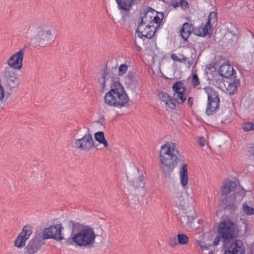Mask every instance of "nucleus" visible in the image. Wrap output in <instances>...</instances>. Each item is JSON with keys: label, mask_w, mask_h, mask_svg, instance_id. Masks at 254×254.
Masks as SVG:
<instances>
[{"label": "nucleus", "mask_w": 254, "mask_h": 254, "mask_svg": "<svg viewBox=\"0 0 254 254\" xmlns=\"http://www.w3.org/2000/svg\"><path fill=\"white\" fill-rule=\"evenodd\" d=\"M184 157L179 153L175 143H166L161 146L159 154L160 167L165 177H169L179 162L184 161Z\"/></svg>", "instance_id": "f257e3e1"}, {"label": "nucleus", "mask_w": 254, "mask_h": 254, "mask_svg": "<svg viewBox=\"0 0 254 254\" xmlns=\"http://www.w3.org/2000/svg\"><path fill=\"white\" fill-rule=\"evenodd\" d=\"M128 101L129 97L119 81H116L111 85L110 90L104 97L105 103L110 106L125 107Z\"/></svg>", "instance_id": "f03ea898"}, {"label": "nucleus", "mask_w": 254, "mask_h": 254, "mask_svg": "<svg viewBox=\"0 0 254 254\" xmlns=\"http://www.w3.org/2000/svg\"><path fill=\"white\" fill-rule=\"evenodd\" d=\"M96 235L91 227H85L81 232H78L72 237L65 240L66 245H74L88 248L94 247Z\"/></svg>", "instance_id": "7ed1b4c3"}, {"label": "nucleus", "mask_w": 254, "mask_h": 254, "mask_svg": "<svg viewBox=\"0 0 254 254\" xmlns=\"http://www.w3.org/2000/svg\"><path fill=\"white\" fill-rule=\"evenodd\" d=\"M218 233L221 236L223 243L226 244L237 238L239 235V230L235 223L227 220L219 224Z\"/></svg>", "instance_id": "20e7f679"}, {"label": "nucleus", "mask_w": 254, "mask_h": 254, "mask_svg": "<svg viewBox=\"0 0 254 254\" xmlns=\"http://www.w3.org/2000/svg\"><path fill=\"white\" fill-rule=\"evenodd\" d=\"M204 90L208 96L205 114L208 116H212L216 113L220 107L219 94L212 87L205 88Z\"/></svg>", "instance_id": "39448f33"}, {"label": "nucleus", "mask_w": 254, "mask_h": 254, "mask_svg": "<svg viewBox=\"0 0 254 254\" xmlns=\"http://www.w3.org/2000/svg\"><path fill=\"white\" fill-rule=\"evenodd\" d=\"M117 70V67L110 69L107 68V65H106L104 69L102 76L99 79L101 92L105 91L106 86H111V85L114 84L115 82L119 81L118 80V75L116 73Z\"/></svg>", "instance_id": "423d86ee"}, {"label": "nucleus", "mask_w": 254, "mask_h": 254, "mask_svg": "<svg viewBox=\"0 0 254 254\" xmlns=\"http://www.w3.org/2000/svg\"><path fill=\"white\" fill-rule=\"evenodd\" d=\"M0 83L3 84L10 90L17 87L19 85L18 78L10 67H5L0 76Z\"/></svg>", "instance_id": "0eeeda50"}, {"label": "nucleus", "mask_w": 254, "mask_h": 254, "mask_svg": "<svg viewBox=\"0 0 254 254\" xmlns=\"http://www.w3.org/2000/svg\"><path fill=\"white\" fill-rule=\"evenodd\" d=\"M36 43L41 47H46L54 41L51 29L39 28L37 35L34 38Z\"/></svg>", "instance_id": "6e6552de"}, {"label": "nucleus", "mask_w": 254, "mask_h": 254, "mask_svg": "<svg viewBox=\"0 0 254 254\" xmlns=\"http://www.w3.org/2000/svg\"><path fill=\"white\" fill-rule=\"evenodd\" d=\"M74 145L76 149L84 151H89L94 147V141L89 130L82 137L75 139Z\"/></svg>", "instance_id": "1a4fd4ad"}, {"label": "nucleus", "mask_w": 254, "mask_h": 254, "mask_svg": "<svg viewBox=\"0 0 254 254\" xmlns=\"http://www.w3.org/2000/svg\"><path fill=\"white\" fill-rule=\"evenodd\" d=\"M63 229L61 224L51 226L44 229L41 236L44 241L50 238L58 241H61L64 239L62 234V230Z\"/></svg>", "instance_id": "9d476101"}, {"label": "nucleus", "mask_w": 254, "mask_h": 254, "mask_svg": "<svg viewBox=\"0 0 254 254\" xmlns=\"http://www.w3.org/2000/svg\"><path fill=\"white\" fill-rule=\"evenodd\" d=\"M45 243V241L40 234L35 235L24 248L23 254H35L37 253Z\"/></svg>", "instance_id": "9b49d317"}, {"label": "nucleus", "mask_w": 254, "mask_h": 254, "mask_svg": "<svg viewBox=\"0 0 254 254\" xmlns=\"http://www.w3.org/2000/svg\"><path fill=\"white\" fill-rule=\"evenodd\" d=\"M25 49L22 48L14 54L7 61V64L11 68L20 69L22 67V61L25 52Z\"/></svg>", "instance_id": "f8f14e48"}, {"label": "nucleus", "mask_w": 254, "mask_h": 254, "mask_svg": "<svg viewBox=\"0 0 254 254\" xmlns=\"http://www.w3.org/2000/svg\"><path fill=\"white\" fill-rule=\"evenodd\" d=\"M32 233V227L25 226L22 232L18 235L14 241V246L18 248H21L25 245V242Z\"/></svg>", "instance_id": "ddd939ff"}, {"label": "nucleus", "mask_w": 254, "mask_h": 254, "mask_svg": "<svg viewBox=\"0 0 254 254\" xmlns=\"http://www.w3.org/2000/svg\"><path fill=\"white\" fill-rule=\"evenodd\" d=\"M224 254H245V250L243 242L236 239L228 248Z\"/></svg>", "instance_id": "4468645a"}, {"label": "nucleus", "mask_w": 254, "mask_h": 254, "mask_svg": "<svg viewBox=\"0 0 254 254\" xmlns=\"http://www.w3.org/2000/svg\"><path fill=\"white\" fill-rule=\"evenodd\" d=\"M156 13V10L150 7L146 8L141 13V17L139 18V25L143 24H151L152 23L154 14Z\"/></svg>", "instance_id": "2eb2a0df"}, {"label": "nucleus", "mask_w": 254, "mask_h": 254, "mask_svg": "<svg viewBox=\"0 0 254 254\" xmlns=\"http://www.w3.org/2000/svg\"><path fill=\"white\" fill-rule=\"evenodd\" d=\"M219 73L223 78L231 79L236 77V71L231 65L224 63L220 66Z\"/></svg>", "instance_id": "dca6fc26"}, {"label": "nucleus", "mask_w": 254, "mask_h": 254, "mask_svg": "<svg viewBox=\"0 0 254 254\" xmlns=\"http://www.w3.org/2000/svg\"><path fill=\"white\" fill-rule=\"evenodd\" d=\"M236 197L235 194H232L229 196L226 197L222 200L221 206L225 210L230 211L235 210L237 207Z\"/></svg>", "instance_id": "f3484780"}, {"label": "nucleus", "mask_w": 254, "mask_h": 254, "mask_svg": "<svg viewBox=\"0 0 254 254\" xmlns=\"http://www.w3.org/2000/svg\"><path fill=\"white\" fill-rule=\"evenodd\" d=\"M139 22L138 21L137 27L136 30V32L137 33V36L141 39H150L154 35L156 31L155 29L152 28V30H148L147 32L145 31L144 25H139Z\"/></svg>", "instance_id": "a211bd4d"}, {"label": "nucleus", "mask_w": 254, "mask_h": 254, "mask_svg": "<svg viewBox=\"0 0 254 254\" xmlns=\"http://www.w3.org/2000/svg\"><path fill=\"white\" fill-rule=\"evenodd\" d=\"M118 4L119 9L127 12V13L124 15V17H129V11L131 7L133 4L134 0H116Z\"/></svg>", "instance_id": "6ab92c4d"}, {"label": "nucleus", "mask_w": 254, "mask_h": 254, "mask_svg": "<svg viewBox=\"0 0 254 254\" xmlns=\"http://www.w3.org/2000/svg\"><path fill=\"white\" fill-rule=\"evenodd\" d=\"M159 98L169 108L174 109L176 108V103H174L172 97L169 95L168 93L162 92L159 94Z\"/></svg>", "instance_id": "aec40b11"}, {"label": "nucleus", "mask_w": 254, "mask_h": 254, "mask_svg": "<svg viewBox=\"0 0 254 254\" xmlns=\"http://www.w3.org/2000/svg\"><path fill=\"white\" fill-rule=\"evenodd\" d=\"M212 29V26L208 25L206 23L204 26H199L197 28L194 30V33L200 37H205L210 33V30Z\"/></svg>", "instance_id": "412c9836"}, {"label": "nucleus", "mask_w": 254, "mask_h": 254, "mask_svg": "<svg viewBox=\"0 0 254 254\" xmlns=\"http://www.w3.org/2000/svg\"><path fill=\"white\" fill-rule=\"evenodd\" d=\"M194 30L193 26L191 24L185 22L181 30V35L182 37L184 40H187L191 33Z\"/></svg>", "instance_id": "4be33fe9"}, {"label": "nucleus", "mask_w": 254, "mask_h": 254, "mask_svg": "<svg viewBox=\"0 0 254 254\" xmlns=\"http://www.w3.org/2000/svg\"><path fill=\"white\" fill-rule=\"evenodd\" d=\"M164 13L163 12H159L156 11V13L154 14L153 17L152 25H154L155 27V31H156L160 26L163 23V19L164 18Z\"/></svg>", "instance_id": "5701e85b"}, {"label": "nucleus", "mask_w": 254, "mask_h": 254, "mask_svg": "<svg viewBox=\"0 0 254 254\" xmlns=\"http://www.w3.org/2000/svg\"><path fill=\"white\" fill-rule=\"evenodd\" d=\"M231 79L233 80L229 83L227 90L230 94L233 95L237 92V88L240 84L239 80L236 79V77L231 78Z\"/></svg>", "instance_id": "b1692460"}, {"label": "nucleus", "mask_w": 254, "mask_h": 254, "mask_svg": "<svg viewBox=\"0 0 254 254\" xmlns=\"http://www.w3.org/2000/svg\"><path fill=\"white\" fill-rule=\"evenodd\" d=\"M187 166V164L183 165L180 172L181 183L184 187L187 185L188 181Z\"/></svg>", "instance_id": "393cba45"}, {"label": "nucleus", "mask_w": 254, "mask_h": 254, "mask_svg": "<svg viewBox=\"0 0 254 254\" xmlns=\"http://www.w3.org/2000/svg\"><path fill=\"white\" fill-rule=\"evenodd\" d=\"M173 100L174 103L177 102L179 104H183L187 99L186 91H181L180 92H174Z\"/></svg>", "instance_id": "a878e982"}, {"label": "nucleus", "mask_w": 254, "mask_h": 254, "mask_svg": "<svg viewBox=\"0 0 254 254\" xmlns=\"http://www.w3.org/2000/svg\"><path fill=\"white\" fill-rule=\"evenodd\" d=\"M175 203L182 208H184L187 204L186 200L183 198L182 192H177L174 198Z\"/></svg>", "instance_id": "bb28decb"}, {"label": "nucleus", "mask_w": 254, "mask_h": 254, "mask_svg": "<svg viewBox=\"0 0 254 254\" xmlns=\"http://www.w3.org/2000/svg\"><path fill=\"white\" fill-rule=\"evenodd\" d=\"M69 226H72V232H81L82 230L84 229L85 227H87L88 225H85L81 224L78 222H76L72 220L68 221Z\"/></svg>", "instance_id": "cd10ccee"}, {"label": "nucleus", "mask_w": 254, "mask_h": 254, "mask_svg": "<svg viewBox=\"0 0 254 254\" xmlns=\"http://www.w3.org/2000/svg\"><path fill=\"white\" fill-rule=\"evenodd\" d=\"M94 137L96 141L100 144H103L104 147L108 146V142L105 138L104 133L103 131H98L94 134Z\"/></svg>", "instance_id": "c85d7f7f"}, {"label": "nucleus", "mask_w": 254, "mask_h": 254, "mask_svg": "<svg viewBox=\"0 0 254 254\" xmlns=\"http://www.w3.org/2000/svg\"><path fill=\"white\" fill-rule=\"evenodd\" d=\"M172 89L174 92H180L186 91V88L184 86V83L183 81H179L175 83L173 85Z\"/></svg>", "instance_id": "c756f323"}, {"label": "nucleus", "mask_w": 254, "mask_h": 254, "mask_svg": "<svg viewBox=\"0 0 254 254\" xmlns=\"http://www.w3.org/2000/svg\"><path fill=\"white\" fill-rule=\"evenodd\" d=\"M241 127L245 132L254 130V123L251 122H245L242 124Z\"/></svg>", "instance_id": "7c9ffc66"}, {"label": "nucleus", "mask_w": 254, "mask_h": 254, "mask_svg": "<svg viewBox=\"0 0 254 254\" xmlns=\"http://www.w3.org/2000/svg\"><path fill=\"white\" fill-rule=\"evenodd\" d=\"M144 176L143 175L139 176L138 178L132 182V186L135 188H143L144 186Z\"/></svg>", "instance_id": "2f4dec72"}, {"label": "nucleus", "mask_w": 254, "mask_h": 254, "mask_svg": "<svg viewBox=\"0 0 254 254\" xmlns=\"http://www.w3.org/2000/svg\"><path fill=\"white\" fill-rule=\"evenodd\" d=\"M217 20V13H216V12L212 11L209 13L206 23L208 25L211 26V25L216 23Z\"/></svg>", "instance_id": "473e14b6"}, {"label": "nucleus", "mask_w": 254, "mask_h": 254, "mask_svg": "<svg viewBox=\"0 0 254 254\" xmlns=\"http://www.w3.org/2000/svg\"><path fill=\"white\" fill-rule=\"evenodd\" d=\"M178 244L181 245H186L189 242L188 237L184 234H178L177 235Z\"/></svg>", "instance_id": "72a5a7b5"}, {"label": "nucleus", "mask_w": 254, "mask_h": 254, "mask_svg": "<svg viewBox=\"0 0 254 254\" xmlns=\"http://www.w3.org/2000/svg\"><path fill=\"white\" fill-rule=\"evenodd\" d=\"M191 85L193 87H195L200 84L199 80L197 74L196 73L193 74L191 80Z\"/></svg>", "instance_id": "f704fd0d"}, {"label": "nucleus", "mask_w": 254, "mask_h": 254, "mask_svg": "<svg viewBox=\"0 0 254 254\" xmlns=\"http://www.w3.org/2000/svg\"><path fill=\"white\" fill-rule=\"evenodd\" d=\"M127 77L130 81L132 82V83L137 82L136 73L134 71H129L128 72Z\"/></svg>", "instance_id": "c9c22d12"}, {"label": "nucleus", "mask_w": 254, "mask_h": 254, "mask_svg": "<svg viewBox=\"0 0 254 254\" xmlns=\"http://www.w3.org/2000/svg\"><path fill=\"white\" fill-rule=\"evenodd\" d=\"M127 70V66L126 64H122L120 65L119 68V75H123Z\"/></svg>", "instance_id": "e433bc0d"}, {"label": "nucleus", "mask_w": 254, "mask_h": 254, "mask_svg": "<svg viewBox=\"0 0 254 254\" xmlns=\"http://www.w3.org/2000/svg\"><path fill=\"white\" fill-rule=\"evenodd\" d=\"M179 221L184 226L187 225L189 222V216L187 215H183L182 217H179Z\"/></svg>", "instance_id": "4c0bfd02"}, {"label": "nucleus", "mask_w": 254, "mask_h": 254, "mask_svg": "<svg viewBox=\"0 0 254 254\" xmlns=\"http://www.w3.org/2000/svg\"><path fill=\"white\" fill-rule=\"evenodd\" d=\"M243 208L245 212L249 215H251L254 214V209L251 207L248 206L247 204L245 205L243 204Z\"/></svg>", "instance_id": "58836bf2"}, {"label": "nucleus", "mask_w": 254, "mask_h": 254, "mask_svg": "<svg viewBox=\"0 0 254 254\" xmlns=\"http://www.w3.org/2000/svg\"><path fill=\"white\" fill-rule=\"evenodd\" d=\"M231 191V190H230V188H229L227 184H225L222 188L221 194L224 196L228 194H229Z\"/></svg>", "instance_id": "ea45409f"}, {"label": "nucleus", "mask_w": 254, "mask_h": 254, "mask_svg": "<svg viewBox=\"0 0 254 254\" xmlns=\"http://www.w3.org/2000/svg\"><path fill=\"white\" fill-rule=\"evenodd\" d=\"M229 188H230L231 191L235 190L237 187V184L235 181H231L227 184Z\"/></svg>", "instance_id": "a19ab883"}, {"label": "nucleus", "mask_w": 254, "mask_h": 254, "mask_svg": "<svg viewBox=\"0 0 254 254\" xmlns=\"http://www.w3.org/2000/svg\"><path fill=\"white\" fill-rule=\"evenodd\" d=\"M248 152L249 153L248 155L254 159V145L248 147Z\"/></svg>", "instance_id": "79ce46f5"}, {"label": "nucleus", "mask_w": 254, "mask_h": 254, "mask_svg": "<svg viewBox=\"0 0 254 254\" xmlns=\"http://www.w3.org/2000/svg\"><path fill=\"white\" fill-rule=\"evenodd\" d=\"M169 244L171 247H174L178 244L176 237H173L170 239Z\"/></svg>", "instance_id": "37998d69"}, {"label": "nucleus", "mask_w": 254, "mask_h": 254, "mask_svg": "<svg viewBox=\"0 0 254 254\" xmlns=\"http://www.w3.org/2000/svg\"><path fill=\"white\" fill-rule=\"evenodd\" d=\"M198 245L202 250L204 249L208 250L209 249L210 246L206 245L203 242H198Z\"/></svg>", "instance_id": "c03bdc74"}, {"label": "nucleus", "mask_w": 254, "mask_h": 254, "mask_svg": "<svg viewBox=\"0 0 254 254\" xmlns=\"http://www.w3.org/2000/svg\"><path fill=\"white\" fill-rule=\"evenodd\" d=\"M179 4L182 8H186L189 7V3L186 0H180Z\"/></svg>", "instance_id": "a18cd8bd"}, {"label": "nucleus", "mask_w": 254, "mask_h": 254, "mask_svg": "<svg viewBox=\"0 0 254 254\" xmlns=\"http://www.w3.org/2000/svg\"><path fill=\"white\" fill-rule=\"evenodd\" d=\"M4 96V91L3 86L0 83V101L2 100Z\"/></svg>", "instance_id": "49530a36"}, {"label": "nucleus", "mask_w": 254, "mask_h": 254, "mask_svg": "<svg viewBox=\"0 0 254 254\" xmlns=\"http://www.w3.org/2000/svg\"><path fill=\"white\" fill-rule=\"evenodd\" d=\"M221 239H222L221 236H220V235L218 234V235L214 239V240L213 241V245L214 246L217 245L219 244Z\"/></svg>", "instance_id": "de8ad7c7"}, {"label": "nucleus", "mask_w": 254, "mask_h": 254, "mask_svg": "<svg viewBox=\"0 0 254 254\" xmlns=\"http://www.w3.org/2000/svg\"><path fill=\"white\" fill-rule=\"evenodd\" d=\"M198 143L201 147L204 146L205 144V139L203 137H199L198 140Z\"/></svg>", "instance_id": "09e8293b"}, {"label": "nucleus", "mask_w": 254, "mask_h": 254, "mask_svg": "<svg viewBox=\"0 0 254 254\" xmlns=\"http://www.w3.org/2000/svg\"><path fill=\"white\" fill-rule=\"evenodd\" d=\"M214 80L216 81V83L219 85H220L222 83H223V79L220 78L219 77H214Z\"/></svg>", "instance_id": "8fccbe9b"}, {"label": "nucleus", "mask_w": 254, "mask_h": 254, "mask_svg": "<svg viewBox=\"0 0 254 254\" xmlns=\"http://www.w3.org/2000/svg\"><path fill=\"white\" fill-rule=\"evenodd\" d=\"M145 26V31L147 32L148 30H152V28L155 29L154 25L152 24H144Z\"/></svg>", "instance_id": "3c124183"}, {"label": "nucleus", "mask_w": 254, "mask_h": 254, "mask_svg": "<svg viewBox=\"0 0 254 254\" xmlns=\"http://www.w3.org/2000/svg\"><path fill=\"white\" fill-rule=\"evenodd\" d=\"M171 58L172 60L174 61L178 62L180 61V58L178 57V56L174 53H173L171 55Z\"/></svg>", "instance_id": "603ef678"}, {"label": "nucleus", "mask_w": 254, "mask_h": 254, "mask_svg": "<svg viewBox=\"0 0 254 254\" xmlns=\"http://www.w3.org/2000/svg\"><path fill=\"white\" fill-rule=\"evenodd\" d=\"M180 56L182 57V58H180L179 63H185L187 61V58L183 54H180Z\"/></svg>", "instance_id": "864d4df0"}, {"label": "nucleus", "mask_w": 254, "mask_h": 254, "mask_svg": "<svg viewBox=\"0 0 254 254\" xmlns=\"http://www.w3.org/2000/svg\"><path fill=\"white\" fill-rule=\"evenodd\" d=\"M193 99L192 97H190L188 99V104L190 107H191L193 105Z\"/></svg>", "instance_id": "5fc2aeb1"}, {"label": "nucleus", "mask_w": 254, "mask_h": 254, "mask_svg": "<svg viewBox=\"0 0 254 254\" xmlns=\"http://www.w3.org/2000/svg\"><path fill=\"white\" fill-rule=\"evenodd\" d=\"M193 59H191V60H190L188 61V67H190L193 64Z\"/></svg>", "instance_id": "6e6d98bb"}, {"label": "nucleus", "mask_w": 254, "mask_h": 254, "mask_svg": "<svg viewBox=\"0 0 254 254\" xmlns=\"http://www.w3.org/2000/svg\"><path fill=\"white\" fill-rule=\"evenodd\" d=\"M173 6H174L175 7H177V6H178V2H176V4H173Z\"/></svg>", "instance_id": "4d7b16f0"}, {"label": "nucleus", "mask_w": 254, "mask_h": 254, "mask_svg": "<svg viewBox=\"0 0 254 254\" xmlns=\"http://www.w3.org/2000/svg\"><path fill=\"white\" fill-rule=\"evenodd\" d=\"M252 36H253V37L254 38V34H253V35H252Z\"/></svg>", "instance_id": "13d9d810"}]
</instances>
